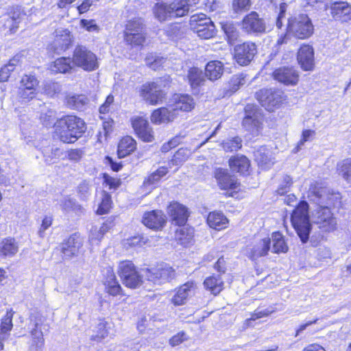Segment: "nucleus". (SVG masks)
I'll list each match as a JSON object with an SVG mask.
<instances>
[{
  "mask_svg": "<svg viewBox=\"0 0 351 351\" xmlns=\"http://www.w3.org/2000/svg\"><path fill=\"white\" fill-rule=\"evenodd\" d=\"M271 239L268 237L264 238L257 242L250 251L247 252V256L252 260H256L259 257L265 256L271 249Z\"/></svg>",
  "mask_w": 351,
  "mask_h": 351,
  "instance_id": "nucleus-27",
  "label": "nucleus"
},
{
  "mask_svg": "<svg viewBox=\"0 0 351 351\" xmlns=\"http://www.w3.org/2000/svg\"><path fill=\"white\" fill-rule=\"evenodd\" d=\"M165 59L156 53H149L145 58L146 64L152 69L158 70L165 62Z\"/></svg>",
  "mask_w": 351,
  "mask_h": 351,
  "instance_id": "nucleus-50",
  "label": "nucleus"
},
{
  "mask_svg": "<svg viewBox=\"0 0 351 351\" xmlns=\"http://www.w3.org/2000/svg\"><path fill=\"white\" fill-rule=\"evenodd\" d=\"M136 148V141L130 136L123 137L118 145L117 154L119 158H124Z\"/></svg>",
  "mask_w": 351,
  "mask_h": 351,
  "instance_id": "nucleus-34",
  "label": "nucleus"
},
{
  "mask_svg": "<svg viewBox=\"0 0 351 351\" xmlns=\"http://www.w3.org/2000/svg\"><path fill=\"white\" fill-rule=\"evenodd\" d=\"M193 31L195 32L199 37L203 39H209L215 34V26L213 23L206 25H199V26H195Z\"/></svg>",
  "mask_w": 351,
  "mask_h": 351,
  "instance_id": "nucleus-46",
  "label": "nucleus"
},
{
  "mask_svg": "<svg viewBox=\"0 0 351 351\" xmlns=\"http://www.w3.org/2000/svg\"><path fill=\"white\" fill-rule=\"evenodd\" d=\"M256 53V45L252 42H245L236 45L234 48V58L241 66L249 64Z\"/></svg>",
  "mask_w": 351,
  "mask_h": 351,
  "instance_id": "nucleus-13",
  "label": "nucleus"
},
{
  "mask_svg": "<svg viewBox=\"0 0 351 351\" xmlns=\"http://www.w3.org/2000/svg\"><path fill=\"white\" fill-rule=\"evenodd\" d=\"M221 146L227 152H237L242 147V140L239 136L228 138L221 143Z\"/></svg>",
  "mask_w": 351,
  "mask_h": 351,
  "instance_id": "nucleus-47",
  "label": "nucleus"
},
{
  "mask_svg": "<svg viewBox=\"0 0 351 351\" xmlns=\"http://www.w3.org/2000/svg\"><path fill=\"white\" fill-rule=\"evenodd\" d=\"M144 23L141 19H136L128 21L126 25L125 34L143 32Z\"/></svg>",
  "mask_w": 351,
  "mask_h": 351,
  "instance_id": "nucleus-52",
  "label": "nucleus"
},
{
  "mask_svg": "<svg viewBox=\"0 0 351 351\" xmlns=\"http://www.w3.org/2000/svg\"><path fill=\"white\" fill-rule=\"evenodd\" d=\"M66 99L68 107L77 110H82L88 102V99L84 95H69Z\"/></svg>",
  "mask_w": 351,
  "mask_h": 351,
  "instance_id": "nucleus-42",
  "label": "nucleus"
},
{
  "mask_svg": "<svg viewBox=\"0 0 351 351\" xmlns=\"http://www.w3.org/2000/svg\"><path fill=\"white\" fill-rule=\"evenodd\" d=\"M229 166L232 171L246 176L249 174L250 161L245 156L237 154L229 159Z\"/></svg>",
  "mask_w": 351,
  "mask_h": 351,
  "instance_id": "nucleus-26",
  "label": "nucleus"
},
{
  "mask_svg": "<svg viewBox=\"0 0 351 351\" xmlns=\"http://www.w3.org/2000/svg\"><path fill=\"white\" fill-rule=\"evenodd\" d=\"M186 77L193 89H196L204 86L206 81L205 73L197 67L189 69Z\"/></svg>",
  "mask_w": 351,
  "mask_h": 351,
  "instance_id": "nucleus-32",
  "label": "nucleus"
},
{
  "mask_svg": "<svg viewBox=\"0 0 351 351\" xmlns=\"http://www.w3.org/2000/svg\"><path fill=\"white\" fill-rule=\"evenodd\" d=\"M273 77L286 86H295L299 81V73L293 66H280L273 72Z\"/></svg>",
  "mask_w": 351,
  "mask_h": 351,
  "instance_id": "nucleus-16",
  "label": "nucleus"
},
{
  "mask_svg": "<svg viewBox=\"0 0 351 351\" xmlns=\"http://www.w3.org/2000/svg\"><path fill=\"white\" fill-rule=\"evenodd\" d=\"M18 245L14 239L7 238L0 243V253L3 256H13L18 252Z\"/></svg>",
  "mask_w": 351,
  "mask_h": 351,
  "instance_id": "nucleus-44",
  "label": "nucleus"
},
{
  "mask_svg": "<svg viewBox=\"0 0 351 351\" xmlns=\"http://www.w3.org/2000/svg\"><path fill=\"white\" fill-rule=\"evenodd\" d=\"M168 213L172 221L180 226H184L189 217L187 208L178 202H173L169 206Z\"/></svg>",
  "mask_w": 351,
  "mask_h": 351,
  "instance_id": "nucleus-22",
  "label": "nucleus"
},
{
  "mask_svg": "<svg viewBox=\"0 0 351 351\" xmlns=\"http://www.w3.org/2000/svg\"><path fill=\"white\" fill-rule=\"evenodd\" d=\"M140 96L148 104L157 105L163 101L165 93L156 82H147L143 84L139 90Z\"/></svg>",
  "mask_w": 351,
  "mask_h": 351,
  "instance_id": "nucleus-11",
  "label": "nucleus"
},
{
  "mask_svg": "<svg viewBox=\"0 0 351 351\" xmlns=\"http://www.w3.org/2000/svg\"><path fill=\"white\" fill-rule=\"evenodd\" d=\"M145 36L143 32L140 33H129L125 34V42L132 46L142 45L145 41Z\"/></svg>",
  "mask_w": 351,
  "mask_h": 351,
  "instance_id": "nucleus-53",
  "label": "nucleus"
},
{
  "mask_svg": "<svg viewBox=\"0 0 351 351\" xmlns=\"http://www.w3.org/2000/svg\"><path fill=\"white\" fill-rule=\"evenodd\" d=\"M311 202L318 206L314 216L315 223L324 232L334 230L336 228V219L330 211V206H338L341 202V195L339 193L330 192L326 187L315 186L308 192Z\"/></svg>",
  "mask_w": 351,
  "mask_h": 351,
  "instance_id": "nucleus-1",
  "label": "nucleus"
},
{
  "mask_svg": "<svg viewBox=\"0 0 351 351\" xmlns=\"http://www.w3.org/2000/svg\"><path fill=\"white\" fill-rule=\"evenodd\" d=\"M256 108L252 105H247L245 108V116L243 120V126L253 135H258L261 122Z\"/></svg>",
  "mask_w": 351,
  "mask_h": 351,
  "instance_id": "nucleus-18",
  "label": "nucleus"
},
{
  "mask_svg": "<svg viewBox=\"0 0 351 351\" xmlns=\"http://www.w3.org/2000/svg\"><path fill=\"white\" fill-rule=\"evenodd\" d=\"M194 237V230L189 227H182L176 230L175 239L182 245L187 246L192 243Z\"/></svg>",
  "mask_w": 351,
  "mask_h": 351,
  "instance_id": "nucleus-35",
  "label": "nucleus"
},
{
  "mask_svg": "<svg viewBox=\"0 0 351 351\" xmlns=\"http://www.w3.org/2000/svg\"><path fill=\"white\" fill-rule=\"evenodd\" d=\"M339 173L346 180L351 181V159H347L343 162Z\"/></svg>",
  "mask_w": 351,
  "mask_h": 351,
  "instance_id": "nucleus-60",
  "label": "nucleus"
},
{
  "mask_svg": "<svg viewBox=\"0 0 351 351\" xmlns=\"http://www.w3.org/2000/svg\"><path fill=\"white\" fill-rule=\"evenodd\" d=\"M112 199L109 193L103 191L101 194V200L99 204L97 213L99 215H104L108 212L111 208Z\"/></svg>",
  "mask_w": 351,
  "mask_h": 351,
  "instance_id": "nucleus-51",
  "label": "nucleus"
},
{
  "mask_svg": "<svg viewBox=\"0 0 351 351\" xmlns=\"http://www.w3.org/2000/svg\"><path fill=\"white\" fill-rule=\"evenodd\" d=\"M242 28L249 34L260 35L271 30L265 20L256 12H251L242 20Z\"/></svg>",
  "mask_w": 351,
  "mask_h": 351,
  "instance_id": "nucleus-8",
  "label": "nucleus"
},
{
  "mask_svg": "<svg viewBox=\"0 0 351 351\" xmlns=\"http://www.w3.org/2000/svg\"><path fill=\"white\" fill-rule=\"evenodd\" d=\"M193 283L186 282L180 286L171 298V302L175 306H180L185 304L188 297L192 293Z\"/></svg>",
  "mask_w": 351,
  "mask_h": 351,
  "instance_id": "nucleus-31",
  "label": "nucleus"
},
{
  "mask_svg": "<svg viewBox=\"0 0 351 351\" xmlns=\"http://www.w3.org/2000/svg\"><path fill=\"white\" fill-rule=\"evenodd\" d=\"M40 324V320L38 316L34 314H31L29 317V324L28 328L30 330L32 339L29 347V351H43L45 340L43 338V332L38 330Z\"/></svg>",
  "mask_w": 351,
  "mask_h": 351,
  "instance_id": "nucleus-15",
  "label": "nucleus"
},
{
  "mask_svg": "<svg viewBox=\"0 0 351 351\" xmlns=\"http://www.w3.org/2000/svg\"><path fill=\"white\" fill-rule=\"evenodd\" d=\"M83 119L74 115H67L58 121L56 133L64 143H73L86 132Z\"/></svg>",
  "mask_w": 351,
  "mask_h": 351,
  "instance_id": "nucleus-2",
  "label": "nucleus"
},
{
  "mask_svg": "<svg viewBox=\"0 0 351 351\" xmlns=\"http://www.w3.org/2000/svg\"><path fill=\"white\" fill-rule=\"evenodd\" d=\"M12 313L7 312L6 315L2 319L0 326V350L3 349V341L5 340L9 334L8 332L12 328Z\"/></svg>",
  "mask_w": 351,
  "mask_h": 351,
  "instance_id": "nucleus-39",
  "label": "nucleus"
},
{
  "mask_svg": "<svg viewBox=\"0 0 351 351\" xmlns=\"http://www.w3.org/2000/svg\"><path fill=\"white\" fill-rule=\"evenodd\" d=\"M250 7V0H233L232 8L235 12L248 10Z\"/></svg>",
  "mask_w": 351,
  "mask_h": 351,
  "instance_id": "nucleus-62",
  "label": "nucleus"
},
{
  "mask_svg": "<svg viewBox=\"0 0 351 351\" xmlns=\"http://www.w3.org/2000/svg\"><path fill=\"white\" fill-rule=\"evenodd\" d=\"M219 187L222 190H237L240 183L234 176L230 175L227 169L216 168L213 173Z\"/></svg>",
  "mask_w": 351,
  "mask_h": 351,
  "instance_id": "nucleus-17",
  "label": "nucleus"
},
{
  "mask_svg": "<svg viewBox=\"0 0 351 351\" xmlns=\"http://www.w3.org/2000/svg\"><path fill=\"white\" fill-rule=\"evenodd\" d=\"M178 117L170 103L167 107H162L155 110L151 116V121L155 124H161L173 121Z\"/></svg>",
  "mask_w": 351,
  "mask_h": 351,
  "instance_id": "nucleus-23",
  "label": "nucleus"
},
{
  "mask_svg": "<svg viewBox=\"0 0 351 351\" xmlns=\"http://www.w3.org/2000/svg\"><path fill=\"white\" fill-rule=\"evenodd\" d=\"M142 222L147 228L158 230L165 226L166 216L161 210H152L144 214Z\"/></svg>",
  "mask_w": 351,
  "mask_h": 351,
  "instance_id": "nucleus-20",
  "label": "nucleus"
},
{
  "mask_svg": "<svg viewBox=\"0 0 351 351\" xmlns=\"http://www.w3.org/2000/svg\"><path fill=\"white\" fill-rule=\"evenodd\" d=\"M271 241L273 243L271 252L274 253H285L288 250V246L285 243L282 234L279 232H273L271 234Z\"/></svg>",
  "mask_w": 351,
  "mask_h": 351,
  "instance_id": "nucleus-43",
  "label": "nucleus"
},
{
  "mask_svg": "<svg viewBox=\"0 0 351 351\" xmlns=\"http://www.w3.org/2000/svg\"><path fill=\"white\" fill-rule=\"evenodd\" d=\"M223 65L221 62L214 60L207 63L205 68V75L210 81L220 78L223 74Z\"/></svg>",
  "mask_w": 351,
  "mask_h": 351,
  "instance_id": "nucleus-33",
  "label": "nucleus"
},
{
  "mask_svg": "<svg viewBox=\"0 0 351 351\" xmlns=\"http://www.w3.org/2000/svg\"><path fill=\"white\" fill-rule=\"evenodd\" d=\"M213 23L210 18L203 13H198L191 16L189 24L191 29L199 25H206Z\"/></svg>",
  "mask_w": 351,
  "mask_h": 351,
  "instance_id": "nucleus-54",
  "label": "nucleus"
},
{
  "mask_svg": "<svg viewBox=\"0 0 351 351\" xmlns=\"http://www.w3.org/2000/svg\"><path fill=\"white\" fill-rule=\"evenodd\" d=\"M118 274L123 284L130 289L139 287L143 282L145 273L140 274L132 261H125L119 263Z\"/></svg>",
  "mask_w": 351,
  "mask_h": 351,
  "instance_id": "nucleus-6",
  "label": "nucleus"
},
{
  "mask_svg": "<svg viewBox=\"0 0 351 351\" xmlns=\"http://www.w3.org/2000/svg\"><path fill=\"white\" fill-rule=\"evenodd\" d=\"M292 184V178L287 175H285L283 177L282 182L280 184L278 187L277 192L279 195H283L288 191V189Z\"/></svg>",
  "mask_w": 351,
  "mask_h": 351,
  "instance_id": "nucleus-64",
  "label": "nucleus"
},
{
  "mask_svg": "<svg viewBox=\"0 0 351 351\" xmlns=\"http://www.w3.org/2000/svg\"><path fill=\"white\" fill-rule=\"evenodd\" d=\"M190 151L186 148L179 149L169 162V167L181 165L189 156Z\"/></svg>",
  "mask_w": 351,
  "mask_h": 351,
  "instance_id": "nucleus-48",
  "label": "nucleus"
},
{
  "mask_svg": "<svg viewBox=\"0 0 351 351\" xmlns=\"http://www.w3.org/2000/svg\"><path fill=\"white\" fill-rule=\"evenodd\" d=\"M142 271L145 273V277L147 280L158 285L168 282L176 276L175 270L167 264Z\"/></svg>",
  "mask_w": 351,
  "mask_h": 351,
  "instance_id": "nucleus-9",
  "label": "nucleus"
},
{
  "mask_svg": "<svg viewBox=\"0 0 351 351\" xmlns=\"http://www.w3.org/2000/svg\"><path fill=\"white\" fill-rule=\"evenodd\" d=\"M60 207L65 212H75L80 215L83 212V208L75 199L66 196L60 201Z\"/></svg>",
  "mask_w": 351,
  "mask_h": 351,
  "instance_id": "nucleus-45",
  "label": "nucleus"
},
{
  "mask_svg": "<svg viewBox=\"0 0 351 351\" xmlns=\"http://www.w3.org/2000/svg\"><path fill=\"white\" fill-rule=\"evenodd\" d=\"M80 25L81 27L90 32H98L99 30L94 20L81 19Z\"/></svg>",
  "mask_w": 351,
  "mask_h": 351,
  "instance_id": "nucleus-61",
  "label": "nucleus"
},
{
  "mask_svg": "<svg viewBox=\"0 0 351 351\" xmlns=\"http://www.w3.org/2000/svg\"><path fill=\"white\" fill-rule=\"evenodd\" d=\"M40 119L47 127L51 126L52 125H58V122L56 123V112L51 110H48L45 114H42L40 116Z\"/></svg>",
  "mask_w": 351,
  "mask_h": 351,
  "instance_id": "nucleus-57",
  "label": "nucleus"
},
{
  "mask_svg": "<svg viewBox=\"0 0 351 351\" xmlns=\"http://www.w3.org/2000/svg\"><path fill=\"white\" fill-rule=\"evenodd\" d=\"M53 217L51 215H45L40 224V226L38 230V235L40 238L43 239L46 236V230H48L52 225Z\"/></svg>",
  "mask_w": 351,
  "mask_h": 351,
  "instance_id": "nucleus-55",
  "label": "nucleus"
},
{
  "mask_svg": "<svg viewBox=\"0 0 351 351\" xmlns=\"http://www.w3.org/2000/svg\"><path fill=\"white\" fill-rule=\"evenodd\" d=\"M73 68L70 58L56 59L50 66V70L54 73H66Z\"/></svg>",
  "mask_w": 351,
  "mask_h": 351,
  "instance_id": "nucleus-41",
  "label": "nucleus"
},
{
  "mask_svg": "<svg viewBox=\"0 0 351 351\" xmlns=\"http://www.w3.org/2000/svg\"><path fill=\"white\" fill-rule=\"evenodd\" d=\"M25 16L23 11L20 6H12L10 8L8 15L5 16V26L10 29V32H14L18 27L22 17Z\"/></svg>",
  "mask_w": 351,
  "mask_h": 351,
  "instance_id": "nucleus-28",
  "label": "nucleus"
},
{
  "mask_svg": "<svg viewBox=\"0 0 351 351\" xmlns=\"http://www.w3.org/2000/svg\"><path fill=\"white\" fill-rule=\"evenodd\" d=\"M55 38L53 43V47L57 53H60L69 49L73 41L71 32L62 27L56 29Z\"/></svg>",
  "mask_w": 351,
  "mask_h": 351,
  "instance_id": "nucleus-21",
  "label": "nucleus"
},
{
  "mask_svg": "<svg viewBox=\"0 0 351 351\" xmlns=\"http://www.w3.org/2000/svg\"><path fill=\"white\" fill-rule=\"evenodd\" d=\"M257 99L268 111H273L283 100L284 93L280 90L262 89L256 93Z\"/></svg>",
  "mask_w": 351,
  "mask_h": 351,
  "instance_id": "nucleus-10",
  "label": "nucleus"
},
{
  "mask_svg": "<svg viewBox=\"0 0 351 351\" xmlns=\"http://www.w3.org/2000/svg\"><path fill=\"white\" fill-rule=\"evenodd\" d=\"M147 237L143 235H137L128 239L127 244L130 247H141L148 242Z\"/></svg>",
  "mask_w": 351,
  "mask_h": 351,
  "instance_id": "nucleus-59",
  "label": "nucleus"
},
{
  "mask_svg": "<svg viewBox=\"0 0 351 351\" xmlns=\"http://www.w3.org/2000/svg\"><path fill=\"white\" fill-rule=\"evenodd\" d=\"M315 135V131L311 130H306L302 132V138L298 142L297 147L293 149L295 153L299 152L304 143L311 140V138Z\"/></svg>",
  "mask_w": 351,
  "mask_h": 351,
  "instance_id": "nucleus-58",
  "label": "nucleus"
},
{
  "mask_svg": "<svg viewBox=\"0 0 351 351\" xmlns=\"http://www.w3.org/2000/svg\"><path fill=\"white\" fill-rule=\"evenodd\" d=\"M330 14L332 18L341 23L351 21V5L346 1H335L330 5Z\"/></svg>",
  "mask_w": 351,
  "mask_h": 351,
  "instance_id": "nucleus-19",
  "label": "nucleus"
},
{
  "mask_svg": "<svg viewBox=\"0 0 351 351\" xmlns=\"http://www.w3.org/2000/svg\"><path fill=\"white\" fill-rule=\"evenodd\" d=\"M298 60L302 69L311 71L314 66V50L308 45H302L298 52Z\"/></svg>",
  "mask_w": 351,
  "mask_h": 351,
  "instance_id": "nucleus-25",
  "label": "nucleus"
},
{
  "mask_svg": "<svg viewBox=\"0 0 351 351\" xmlns=\"http://www.w3.org/2000/svg\"><path fill=\"white\" fill-rule=\"evenodd\" d=\"M38 85L36 78L33 75H24L21 81V88H25L28 91L29 95H26L25 92H22V99L24 101H28L35 97V88Z\"/></svg>",
  "mask_w": 351,
  "mask_h": 351,
  "instance_id": "nucleus-29",
  "label": "nucleus"
},
{
  "mask_svg": "<svg viewBox=\"0 0 351 351\" xmlns=\"http://www.w3.org/2000/svg\"><path fill=\"white\" fill-rule=\"evenodd\" d=\"M131 124L136 136L145 142L154 140V132L147 119L143 117L136 116L131 118Z\"/></svg>",
  "mask_w": 351,
  "mask_h": 351,
  "instance_id": "nucleus-14",
  "label": "nucleus"
},
{
  "mask_svg": "<svg viewBox=\"0 0 351 351\" xmlns=\"http://www.w3.org/2000/svg\"><path fill=\"white\" fill-rule=\"evenodd\" d=\"M72 62L84 71H92L99 66L97 56L86 47L77 45L73 54Z\"/></svg>",
  "mask_w": 351,
  "mask_h": 351,
  "instance_id": "nucleus-7",
  "label": "nucleus"
},
{
  "mask_svg": "<svg viewBox=\"0 0 351 351\" xmlns=\"http://www.w3.org/2000/svg\"><path fill=\"white\" fill-rule=\"evenodd\" d=\"M221 28L229 44L233 45L239 39L240 32L238 26L233 22L228 21L221 23Z\"/></svg>",
  "mask_w": 351,
  "mask_h": 351,
  "instance_id": "nucleus-38",
  "label": "nucleus"
},
{
  "mask_svg": "<svg viewBox=\"0 0 351 351\" xmlns=\"http://www.w3.org/2000/svg\"><path fill=\"white\" fill-rule=\"evenodd\" d=\"M204 286L211 293L217 295L223 288V282L219 276H212L205 279Z\"/></svg>",
  "mask_w": 351,
  "mask_h": 351,
  "instance_id": "nucleus-40",
  "label": "nucleus"
},
{
  "mask_svg": "<svg viewBox=\"0 0 351 351\" xmlns=\"http://www.w3.org/2000/svg\"><path fill=\"white\" fill-rule=\"evenodd\" d=\"M254 160L263 169L270 168L274 164L270 151L265 146L256 148L254 152Z\"/></svg>",
  "mask_w": 351,
  "mask_h": 351,
  "instance_id": "nucleus-30",
  "label": "nucleus"
},
{
  "mask_svg": "<svg viewBox=\"0 0 351 351\" xmlns=\"http://www.w3.org/2000/svg\"><path fill=\"white\" fill-rule=\"evenodd\" d=\"M43 154L45 162L49 165L54 163L55 160L58 159L62 155V152L58 147H47L43 151Z\"/></svg>",
  "mask_w": 351,
  "mask_h": 351,
  "instance_id": "nucleus-49",
  "label": "nucleus"
},
{
  "mask_svg": "<svg viewBox=\"0 0 351 351\" xmlns=\"http://www.w3.org/2000/svg\"><path fill=\"white\" fill-rule=\"evenodd\" d=\"M228 222V219L220 212H212L207 217V223L208 226L218 230L225 228Z\"/></svg>",
  "mask_w": 351,
  "mask_h": 351,
  "instance_id": "nucleus-36",
  "label": "nucleus"
},
{
  "mask_svg": "<svg viewBox=\"0 0 351 351\" xmlns=\"http://www.w3.org/2000/svg\"><path fill=\"white\" fill-rule=\"evenodd\" d=\"M107 278L104 282L106 291L112 295H117L121 291V287L117 281L115 276L111 268L106 269Z\"/></svg>",
  "mask_w": 351,
  "mask_h": 351,
  "instance_id": "nucleus-37",
  "label": "nucleus"
},
{
  "mask_svg": "<svg viewBox=\"0 0 351 351\" xmlns=\"http://www.w3.org/2000/svg\"><path fill=\"white\" fill-rule=\"evenodd\" d=\"M287 8V5L286 3H281L280 4L279 12L276 20V25L278 29H281L283 25L282 19H285Z\"/></svg>",
  "mask_w": 351,
  "mask_h": 351,
  "instance_id": "nucleus-63",
  "label": "nucleus"
},
{
  "mask_svg": "<svg viewBox=\"0 0 351 351\" xmlns=\"http://www.w3.org/2000/svg\"><path fill=\"white\" fill-rule=\"evenodd\" d=\"M174 112L178 114L179 111L189 112L195 106L193 97L189 95H178L173 96L169 101Z\"/></svg>",
  "mask_w": 351,
  "mask_h": 351,
  "instance_id": "nucleus-24",
  "label": "nucleus"
},
{
  "mask_svg": "<svg viewBox=\"0 0 351 351\" xmlns=\"http://www.w3.org/2000/svg\"><path fill=\"white\" fill-rule=\"evenodd\" d=\"M83 238L78 233L71 234L59 245L63 260H71L78 255L83 245Z\"/></svg>",
  "mask_w": 351,
  "mask_h": 351,
  "instance_id": "nucleus-12",
  "label": "nucleus"
},
{
  "mask_svg": "<svg viewBox=\"0 0 351 351\" xmlns=\"http://www.w3.org/2000/svg\"><path fill=\"white\" fill-rule=\"evenodd\" d=\"M44 90L47 95L53 97L61 91V86L58 82H48L45 84Z\"/></svg>",
  "mask_w": 351,
  "mask_h": 351,
  "instance_id": "nucleus-56",
  "label": "nucleus"
},
{
  "mask_svg": "<svg viewBox=\"0 0 351 351\" xmlns=\"http://www.w3.org/2000/svg\"><path fill=\"white\" fill-rule=\"evenodd\" d=\"M308 210V204L306 202H301L291 215L292 225L303 243L308 241L311 230Z\"/></svg>",
  "mask_w": 351,
  "mask_h": 351,
  "instance_id": "nucleus-4",
  "label": "nucleus"
},
{
  "mask_svg": "<svg viewBox=\"0 0 351 351\" xmlns=\"http://www.w3.org/2000/svg\"><path fill=\"white\" fill-rule=\"evenodd\" d=\"M287 30L299 39H305L313 34L314 27L306 14H300L288 20Z\"/></svg>",
  "mask_w": 351,
  "mask_h": 351,
  "instance_id": "nucleus-5",
  "label": "nucleus"
},
{
  "mask_svg": "<svg viewBox=\"0 0 351 351\" xmlns=\"http://www.w3.org/2000/svg\"><path fill=\"white\" fill-rule=\"evenodd\" d=\"M199 0H174L169 4L158 3L154 8L156 18L160 21L186 15Z\"/></svg>",
  "mask_w": 351,
  "mask_h": 351,
  "instance_id": "nucleus-3",
  "label": "nucleus"
}]
</instances>
